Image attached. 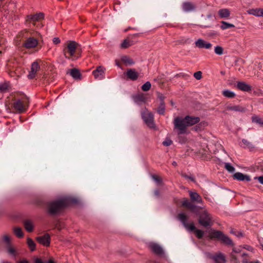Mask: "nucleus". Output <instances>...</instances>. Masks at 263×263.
Here are the masks:
<instances>
[{
    "instance_id": "1",
    "label": "nucleus",
    "mask_w": 263,
    "mask_h": 263,
    "mask_svg": "<svg viewBox=\"0 0 263 263\" xmlns=\"http://www.w3.org/2000/svg\"><path fill=\"white\" fill-rule=\"evenodd\" d=\"M79 50V44L71 41L67 43L66 47L63 49V52L66 59L74 61L81 56Z\"/></svg>"
},
{
    "instance_id": "2",
    "label": "nucleus",
    "mask_w": 263,
    "mask_h": 263,
    "mask_svg": "<svg viewBox=\"0 0 263 263\" xmlns=\"http://www.w3.org/2000/svg\"><path fill=\"white\" fill-rule=\"evenodd\" d=\"M76 202V200L69 197H64L57 201L51 202L48 204V211L51 214L59 212L62 208L72 203Z\"/></svg>"
},
{
    "instance_id": "3",
    "label": "nucleus",
    "mask_w": 263,
    "mask_h": 263,
    "mask_svg": "<svg viewBox=\"0 0 263 263\" xmlns=\"http://www.w3.org/2000/svg\"><path fill=\"white\" fill-rule=\"evenodd\" d=\"M175 128L178 130L179 135L183 134L186 133V128L188 127L185 118L177 117L174 120Z\"/></svg>"
},
{
    "instance_id": "4",
    "label": "nucleus",
    "mask_w": 263,
    "mask_h": 263,
    "mask_svg": "<svg viewBox=\"0 0 263 263\" xmlns=\"http://www.w3.org/2000/svg\"><path fill=\"white\" fill-rule=\"evenodd\" d=\"M211 238H217L226 245H233L232 240L227 235L219 231H212L210 233Z\"/></svg>"
},
{
    "instance_id": "5",
    "label": "nucleus",
    "mask_w": 263,
    "mask_h": 263,
    "mask_svg": "<svg viewBox=\"0 0 263 263\" xmlns=\"http://www.w3.org/2000/svg\"><path fill=\"white\" fill-rule=\"evenodd\" d=\"M199 223L204 227L212 224V217L206 210L203 211L199 216Z\"/></svg>"
},
{
    "instance_id": "6",
    "label": "nucleus",
    "mask_w": 263,
    "mask_h": 263,
    "mask_svg": "<svg viewBox=\"0 0 263 263\" xmlns=\"http://www.w3.org/2000/svg\"><path fill=\"white\" fill-rule=\"evenodd\" d=\"M179 220L182 222L184 227L189 231H195L196 229L193 222L188 223L187 222V216L183 213H180L178 216Z\"/></svg>"
},
{
    "instance_id": "7",
    "label": "nucleus",
    "mask_w": 263,
    "mask_h": 263,
    "mask_svg": "<svg viewBox=\"0 0 263 263\" xmlns=\"http://www.w3.org/2000/svg\"><path fill=\"white\" fill-rule=\"evenodd\" d=\"M142 117L145 123L150 128L155 127L154 116L152 112L145 111L142 113Z\"/></svg>"
},
{
    "instance_id": "8",
    "label": "nucleus",
    "mask_w": 263,
    "mask_h": 263,
    "mask_svg": "<svg viewBox=\"0 0 263 263\" xmlns=\"http://www.w3.org/2000/svg\"><path fill=\"white\" fill-rule=\"evenodd\" d=\"M105 68L104 67L99 66L92 71V74L96 79L101 80L105 78Z\"/></svg>"
},
{
    "instance_id": "9",
    "label": "nucleus",
    "mask_w": 263,
    "mask_h": 263,
    "mask_svg": "<svg viewBox=\"0 0 263 263\" xmlns=\"http://www.w3.org/2000/svg\"><path fill=\"white\" fill-rule=\"evenodd\" d=\"M40 69L39 63L36 62H33L31 64V70L28 74V78L29 79H32L35 78L36 72Z\"/></svg>"
},
{
    "instance_id": "10",
    "label": "nucleus",
    "mask_w": 263,
    "mask_h": 263,
    "mask_svg": "<svg viewBox=\"0 0 263 263\" xmlns=\"http://www.w3.org/2000/svg\"><path fill=\"white\" fill-rule=\"evenodd\" d=\"M26 102L25 100H17L13 104V107L15 110L19 112H22L26 110Z\"/></svg>"
},
{
    "instance_id": "11",
    "label": "nucleus",
    "mask_w": 263,
    "mask_h": 263,
    "mask_svg": "<svg viewBox=\"0 0 263 263\" xmlns=\"http://www.w3.org/2000/svg\"><path fill=\"white\" fill-rule=\"evenodd\" d=\"M149 247L154 253L158 255L161 256L164 254V251L162 248L159 245L156 243H149Z\"/></svg>"
},
{
    "instance_id": "12",
    "label": "nucleus",
    "mask_w": 263,
    "mask_h": 263,
    "mask_svg": "<svg viewBox=\"0 0 263 263\" xmlns=\"http://www.w3.org/2000/svg\"><path fill=\"white\" fill-rule=\"evenodd\" d=\"M210 257L213 260L215 263H226V262L224 255L221 252L215 255H211Z\"/></svg>"
},
{
    "instance_id": "13",
    "label": "nucleus",
    "mask_w": 263,
    "mask_h": 263,
    "mask_svg": "<svg viewBox=\"0 0 263 263\" xmlns=\"http://www.w3.org/2000/svg\"><path fill=\"white\" fill-rule=\"evenodd\" d=\"M195 45L198 48H205L206 49H210L212 46V44L201 39H199L195 42Z\"/></svg>"
},
{
    "instance_id": "14",
    "label": "nucleus",
    "mask_w": 263,
    "mask_h": 263,
    "mask_svg": "<svg viewBox=\"0 0 263 263\" xmlns=\"http://www.w3.org/2000/svg\"><path fill=\"white\" fill-rule=\"evenodd\" d=\"M38 242L44 246H49L50 243V238L49 234H46L43 236H40L36 238Z\"/></svg>"
},
{
    "instance_id": "15",
    "label": "nucleus",
    "mask_w": 263,
    "mask_h": 263,
    "mask_svg": "<svg viewBox=\"0 0 263 263\" xmlns=\"http://www.w3.org/2000/svg\"><path fill=\"white\" fill-rule=\"evenodd\" d=\"M38 44V41L33 37L28 38L24 43V46L27 48H32L36 47Z\"/></svg>"
},
{
    "instance_id": "16",
    "label": "nucleus",
    "mask_w": 263,
    "mask_h": 263,
    "mask_svg": "<svg viewBox=\"0 0 263 263\" xmlns=\"http://www.w3.org/2000/svg\"><path fill=\"white\" fill-rule=\"evenodd\" d=\"M126 76L130 80L135 81L138 79L139 73L135 69H129L127 70Z\"/></svg>"
},
{
    "instance_id": "17",
    "label": "nucleus",
    "mask_w": 263,
    "mask_h": 263,
    "mask_svg": "<svg viewBox=\"0 0 263 263\" xmlns=\"http://www.w3.org/2000/svg\"><path fill=\"white\" fill-rule=\"evenodd\" d=\"M185 118L188 126H192L200 121L199 118L197 117L186 116Z\"/></svg>"
},
{
    "instance_id": "18",
    "label": "nucleus",
    "mask_w": 263,
    "mask_h": 263,
    "mask_svg": "<svg viewBox=\"0 0 263 263\" xmlns=\"http://www.w3.org/2000/svg\"><path fill=\"white\" fill-rule=\"evenodd\" d=\"M234 178L239 181H249L251 180L250 177L248 175H244L243 174L237 172L234 174Z\"/></svg>"
},
{
    "instance_id": "19",
    "label": "nucleus",
    "mask_w": 263,
    "mask_h": 263,
    "mask_svg": "<svg viewBox=\"0 0 263 263\" xmlns=\"http://www.w3.org/2000/svg\"><path fill=\"white\" fill-rule=\"evenodd\" d=\"M237 87L239 90L243 91H249L251 90V86L243 82H238L237 83Z\"/></svg>"
},
{
    "instance_id": "20",
    "label": "nucleus",
    "mask_w": 263,
    "mask_h": 263,
    "mask_svg": "<svg viewBox=\"0 0 263 263\" xmlns=\"http://www.w3.org/2000/svg\"><path fill=\"white\" fill-rule=\"evenodd\" d=\"M189 194L191 199L193 202L197 203H201L202 201L201 197L196 192L189 191Z\"/></svg>"
},
{
    "instance_id": "21",
    "label": "nucleus",
    "mask_w": 263,
    "mask_h": 263,
    "mask_svg": "<svg viewBox=\"0 0 263 263\" xmlns=\"http://www.w3.org/2000/svg\"><path fill=\"white\" fill-rule=\"evenodd\" d=\"M219 17L221 18H228L230 16V11L227 8H223L219 10L218 12Z\"/></svg>"
},
{
    "instance_id": "22",
    "label": "nucleus",
    "mask_w": 263,
    "mask_h": 263,
    "mask_svg": "<svg viewBox=\"0 0 263 263\" xmlns=\"http://www.w3.org/2000/svg\"><path fill=\"white\" fill-rule=\"evenodd\" d=\"M242 247L239 246L238 247H235L233 249L232 252L231 253V258L232 260L234 261L235 263H239L237 260L236 256L234 253H239L241 252Z\"/></svg>"
},
{
    "instance_id": "23",
    "label": "nucleus",
    "mask_w": 263,
    "mask_h": 263,
    "mask_svg": "<svg viewBox=\"0 0 263 263\" xmlns=\"http://www.w3.org/2000/svg\"><path fill=\"white\" fill-rule=\"evenodd\" d=\"M194 5L190 2H185L182 4V9L185 12H190L195 10Z\"/></svg>"
},
{
    "instance_id": "24",
    "label": "nucleus",
    "mask_w": 263,
    "mask_h": 263,
    "mask_svg": "<svg viewBox=\"0 0 263 263\" xmlns=\"http://www.w3.org/2000/svg\"><path fill=\"white\" fill-rule=\"evenodd\" d=\"M28 17L29 20L33 22H35L43 19L44 18V14L39 13L33 15H29Z\"/></svg>"
},
{
    "instance_id": "25",
    "label": "nucleus",
    "mask_w": 263,
    "mask_h": 263,
    "mask_svg": "<svg viewBox=\"0 0 263 263\" xmlns=\"http://www.w3.org/2000/svg\"><path fill=\"white\" fill-rule=\"evenodd\" d=\"M24 227L27 231L30 232L33 230L34 225L33 222L30 220H26L24 222Z\"/></svg>"
},
{
    "instance_id": "26",
    "label": "nucleus",
    "mask_w": 263,
    "mask_h": 263,
    "mask_svg": "<svg viewBox=\"0 0 263 263\" xmlns=\"http://www.w3.org/2000/svg\"><path fill=\"white\" fill-rule=\"evenodd\" d=\"M10 87V84L9 82H4L0 83V92H5L8 90Z\"/></svg>"
},
{
    "instance_id": "27",
    "label": "nucleus",
    "mask_w": 263,
    "mask_h": 263,
    "mask_svg": "<svg viewBox=\"0 0 263 263\" xmlns=\"http://www.w3.org/2000/svg\"><path fill=\"white\" fill-rule=\"evenodd\" d=\"M134 100L137 104L144 103L146 101V97L143 95H139L134 97Z\"/></svg>"
},
{
    "instance_id": "28",
    "label": "nucleus",
    "mask_w": 263,
    "mask_h": 263,
    "mask_svg": "<svg viewBox=\"0 0 263 263\" xmlns=\"http://www.w3.org/2000/svg\"><path fill=\"white\" fill-rule=\"evenodd\" d=\"M70 74L75 79H78L80 78L81 74L79 71L77 69H72L70 70Z\"/></svg>"
},
{
    "instance_id": "29",
    "label": "nucleus",
    "mask_w": 263,
    "mask_h": 263,
    "mask_svg": "<svg viewBox=\"0 0 263 263\" xmlns=\"http://www.w3.org/2000/svg\"><path fill=\"white\" fill-rule=\"evenodd\" d=\"M247 13L259 17L260 8L250 9L247 11Z\"/></svg>"
},
{
    "instance_id": "30",
    "label": "nucleus",
    "mask_w": 263,
    "mask_h": 263,
    "mask_svg": "<svg viewBox=\"0 0 263 263\" xmlns=\"http://www.w3.org/2000/svg\"><path fill=\"white\" fill-rule=\"evenodd\" d=\"M222 95L224 97L229 98H233L235 96V93L233 91H230L228 89L224 90L222 91Z\"/></svg>"
},
{
    "instance_id": "31",
    "label": "nucleus",
    "mask_w": 263,
    "mask_h": 263,
    "mask_svg": "<svg viewBox=\"0 0 263 263\" xmlns=\"http://www.w3.org/2000/svg\"><path fill=\"white\" fill-rule=\"evenodd\" d=\"M235 26L232 24H230L224 21H222L220 28L222 30H226L228 28H233Z\"/></svg>"
},
{
    "instance_id": "32",
    "label": "nucleus",
    "mask_w": 263,
    "mask_h": 263,
    "mask_svg": "<svg viewBox=\"0 0 263 263\" xmlns=\"http://www.w3.org/2000/svg\"><path fill=\"white\" fill-rule=\"evenodd\" d=\"M122 61L127 65H132L134 62L132 59L126 56H123L121 58Z\"/></svg>"
},
{
    "instance_id": "33",
    "label": "nucleus",
    "mask_w": 263,
    "mask_h": 263,
    "mask_svg": "<svg viewBox=\"0 0 263 263\" xmlns=\"http://www.w3.org/2000/svg\"><path fill=\"white\" fill-rule=\"evenodd\" d=\"M13 232L16 236L19 238L22 237L24 236V233L22 231V230L20 227L14 228Z\"/></svg>"
},
{
    "instance_id": "34",
    "label": "nucleus",
    "mask_w": 263,
    "mask_h": 263,
    "mask_svg": "<svg viewBox=\"0 0 263 263\" xmlns=\"http://www.w3.org/2000/svg\"><path fill=\"white\" fill-rule=\"evenodd\" d=\"M27 245L31 251L35 250L36 245L34 242L30 238H27Z\"/></svg>"
},
{
    "instance_id": "35",
    "label": "nucleus",
    "mask_w": 263,
    "mask_h": 263,
    "mask_svg": "<svg viewBox=\"0 0 263 263\" xmlns=\"http://www.w3.org/2000/svg\"><path fill=\"white\" fill-rule=\"evenodd\" d=\"M2 241L5 242L7 246H9L10 245L11 242V237L7 234H4L3 235L2 237Z\"/></svg>"
},
{
    "instance_id": "36",
    "label": "nucleus",
    "mask_w": 263,
    "mask_h": 263,
    "mask_svg": "<svg viewBox=\"0 0 263 263\" xmlns=\"http://www.w3.org/2000/svg\"><path fill=\"white\" fill-rule=\"evenodd\" d=\"M242 143L243 147L252 149L254 148L253 145L246 139L242 140Z\"/></svg>"
},
{
    "instance_id": "37",
    "label": "nucleus",
    "mask_w": 263,
    "mask_h": 263,
    "mask_svg": "<svg viewBox=\"0 0 263 263\" xmlns=\"http://www.w3.org/2000/svg\"><path fill=\"white\" fill-rule=\"evenodd\" d=\"M215 53L217 55H222L223 53V49L221 46H217L215 47Z\"/></svg>"
},
{
    "instance_id": "38",
    "label": "nucleus",
    "mask_w": 263,
    "mask_h": 263,
    "mask_svg": "<svg viewBox=\"0 0 263 263\" xmlns=\"http://www.w3.org/2000/svg\"><path fill=\"white\" fill-rule=\"evenodd\" d=\"M158 112L159 114H163L165 112V105L163 101L160 102V106L158 109Z\"/></svg>"
},
{
    "instance_id": "39",
    "label": "nucleus",
    "mask_w": 263,
    "mask_h": 263,
    "mask_svg": "<svg viewBox=\"0 0 263 263\" xmlns=\"http://www.w3.org/2000/svg\"><path fill=\"white\" fill-rule=\"evenodd\" d=\"M252 120L253 122L257 123L261 125H263V120L259 117L255 116L252 117Z\"/></svg>"
},
{
    "instance_id": "40",
    "label": "nucleus",
    "mask_w": 263,
    "mask_h": 263,
    "mask_svg": "<svg viewBox=\"0 0 263 263\" xmlns=\"http://www.w3.org/2000/svg\"><path fill=\"white\" fill-rule=\"evenodd\" d=\"M225 168L230 173H234L235 171V168L229 163H224Z\"/></svg>"
},
{
    "instance_id": "41",
    "label": "nucleus",
    "mask_w": 263,
    "mask_h": 263,
    "mask_svg": "<svg viewBox=\"0 0 263 263\" xmlns=\"http://www.w3.org/2000/svg\"><path fill=\"white\" fill-rule=\"evenodd\" d=\"M7 249L8 252L10 254H11L14 256H16V251L14 248H13L12 247H11L10 246V245L9 246H7Z\"/></svg>"
},
{
    "instance_id": "42",
    "label": "nucleus",
    "mask_w": 263,
    "mask_h": 263,
    "mask_svg": "<svg viewBox=\"0 0 263 263\" xmlns=\"http://www.w3.org/2000/svg\"><path fill=\"white\" fill-rule=\"evenodd\" d=\"M151 87V84L149 82L147 81L142 86V89L144 91H146L149 90Z\"/></svg>"
},
{
    "instance_id": "43",
    "label": "nucleus",
    "mask_w": 263,
    "mask_h": 263,
    "mask_svg": "<svg viewBox=\"0 0 263 263\" xmlns=\"http://www.w3.org/2000/svg\"><path fill=\"white\" fill-rule=\"evenodd\" d=\"M195 234L197 237L199 239H201L204 235V232L202 230L196 229L195 231Z\"/></svg>"
},
{
    "instance_id": "44",
    "label": "nucleus",
    "mask_w": 263,
    "mask_h": 263,
    "mask_svg": "<svg viewBox=\"0 0 263 263\" xmlns=\"http://www.w3.org/2000/svg\"><path fill=\"white\" fill-rule=\"evenodd\" d=\"M130 46V42L127 40H125L121 44V47L123 48H126Z\"/></svg>"
},
{
    "instance_id": "45",
    "label": "nucleus",
    "mask_w": 263,
    "mask_h": 263,
    "mask_svg": "<svg viewBox=\"0 0 263 263\" xmlns=\"http://www.w3.org/2000/svg\"><path fill=\"white\" fill-rule=\"evenodd\" d=\"M194 77L198 80H199L202 78V72L200 71L196 72L194 73Z\"/></svg>"
},
{
    "instance_id": "46",
    "label": "nucleus",
    "mask_w": 263,
    "mask_h": 263,
    "mask_svg": "<svg viewBox=\"0 0 263 263\" xmlns=\"http://www.w3.org/2000/svg\"><path fill=\"white\" fill-rule=\"evenodd\" d=\"M190 203L191 202L187 199H184L182 202V205L187 208L189 206Z\"/></svg>"
},
{
    "instance_id": "47",
    "label": "nucleus",
    "mask_w": 263,
    "mask_h": 263,
    "mask_svg": "<svg viewBox=\"0 0 263 263\" xmlns=\"http://www.w3.org/2000/svg\"><path fill=\"white\" fill-rule=\"evenodd\" d=\"M152 178L157 183H160L161 182V179L157 176L153 175Z\"/></svg>"
},
{
    "instance_id": "48",
    "label": "nucleus",
    "mask_w": 263,
    "mask_h": 263,
    "mask_svg": "<svg viewBox=\"0 0 263 263\" xmlns=\"http://www.w3.org/2000/svg\"><path fill=\"white\" fill-rule=\"evenodd\" d=\"M189 209H190L192 211L194 212H196V206L191 202L190 203L189 206L187 207Z\"/></svg>"
},
{
    "instance_id": "49",
    "label": "nucleus",
    "mask_w": 263,
    "mask_h": 263,
    "mask_svg": "<svg viewBox=\"0 0 263 263\" xmlns=\"http://www.w3.org/2000/svg\"><path fill=\"white\" fill-rule=\"evenodd\" d=\"M172 143V141L170 139H166L163 142V144L165 146H169Z\"/></svg>"
},
{
    "instance_id": "50",
    "label": "nucleus",
    "mask_w": 263,
    "mask_h": 263,
    "mask_svg": "<svg viewBox=\"0 0 263 263\" xmlns=\"http://www.w3.org/2000/svg\"><path fill=\"white\" fill-rule=\"evenodd\" d=\"M254 179H257L259 181L260 183L261 184H263V176H259V177H255L254 178Z\"/></svg>"
},
{
    "instance_id": "51",
    "label": "nucleus",
    "mask_w": 263,
    "mask_h": 263,
    "mask_svg": "<svg viewBox=\"0 0 263 263\" xmlns=\"http://www.w3.org/2000/svg\"><path fill=\"white\" fill-rule=\"evenodd\" d=\"M243 263H260L259 261L256 260L255 261H249L247 259H243L242 260Z\"/></svg>"
},
{
    "instance_id": "52",
    "label": "nucleus",
    "mask_w": 263,
    "mask_h": 263,
    "mask_svg": "<svg viewBox=\"0 0 263 263\" xmlns=\"http://www.w3.org/2000/svg\"><path fill=\"white\" fill-rule=\"evenodd\" d=\"M60 42V39L59 37H55L53 39V43L55 44H58Z\"/></svg>"
},
{
    "instance_id": "53",
    "label": "nucleus",
    "mask_w": 263,
    "mask_h": 263,
    "mask_svg": "<svg viewBox=\"0 0 263 263\" xmlns=\"http://www.w3.org/2000/svg\"><path fill=\"white\" fill-rule=\"evenodd\" d=\"M242 248H244L245 249H247L249 251H252L253 250V248L251 247V246H245L242 247Z\"/></svg>"
},
{
    "instance_id": "54",
    "label": "nucleus",
    "mask_w": 263,
    "mask_h": 263,
    "mask_svg": "<svg viewBox=\"0 0 263 263\" xmlns=\"http://www.w3.org/2000/svg\"><path fill=\"white\" fill-rule=\"evenodd\" d=\"M34 263H44V262L40 258H35Z\"/></svg>"
},
{
    "instance_id": "55",
    "label": "nucleus",
    "mask_w": 263,
    "mask_h": 263,
    "mask_svg": "<svg viewBox=\"0 0 263 263\" xmlns=\"http://www.w3.org/2000/svg\"><path fill=\"white\" fill-rule=\"evenodd\" d=\"M158 98L161 100V102L163 101L164 97V96L162 94L159 93L158 95Z\"/></svg>"
},
{
    "instance_id": "56",
    "label": "nucleus",
    "mask_w": 263,
    "mask_h": 263,
    "mask_svg": "<svg viewBox=\"0 0 263 263\" xmlns=\"http://www.w3.org/2000/svg\"><path fill=\"white\" fill-rule=\"evenodd\" d=\"M17 263H29V262L26 259H22L18 261Z\"/></svg>"
},
{
    "instance_id": "57",
    "label": "nucleus",
    "mask_w": 263,
    "mask_h": 263,
    "mask_svg": "<svg viewBox=\"0 0 263 263\" xmlns=\"http://www.w3.org/2000/svg\"><path fill=\"white\" fill-rule=\"evenodd\" d=\"M47 263H55L52 258H50L47 262Z\"/></svg>"
},
{
    "instance_id": "58",
    "label": "nucleus",
    "mask_w": 263,
    "mask_h": 263,
    "mask_svg": "<svg viewBox=\"0 0 263 263\" xmlns=\"http://www.w3.org/2000/svg\"><path fill=\"white\" fill-rule=\"evenodd\" d=\"M263 17V9L260 8L259 17Z\"/></svg>"
},
{
    "instance_id": "59",
    "label": "nucleus",
    "mask_w": 263,
    "mask_h": 263,
    "mask_svg": "<svg viewBox=\"0 0 263 263\" xmlns=\"http://www.w3.org/2000/svg\"><path fill=\"white\" fill-rule=\"evenodd\" d=\"M154 194H155V195L156 196H159V191H158V190H156V191H155V192H154Z\"/></svg>"
},
{
    "instance_id": "60",
    "label": "nucleus",
    "mask_w": 263,
    "mask_h": 263,
    "mask_svg": "<svg viewBox=\"0 0 263 263\" xmlns=\"http://www.w3.org/2000/svg\"><path fill=\"white\" fill-rule=\"evenodd\" d=\"M213 17V15L212 14H209L208 15H207V18H211Z\"/></svg>"
},
{
    "instance_id": "61",
    "label": "nucleus",
    "mask_w": 263,
    "mask_h": 263,
    "mask_svg": "<svg viewBox=\"0 0 263 263\" xmlns=\"http://www.w3.org/2000/svg\"><path fill=\"white\" fill-rule=\"evenodd\" d=\"M237 237H239L242 236V234L241 233H238V234H235Z\"/></svg>"
},
{
    "instance_id": "62",
    "label": "nucleus",
    "mask_w": 263,
    "mask_h": 263,
    "mask_svg": "<svg viewBox=\"0 0 263 263\" xmlns=\"http://www.w3.org/2000/svg\"><path fill=\"white\" fill-rule=\"evenodd\" d=\"M172 164L174 166H176L177 165V163L175 162V161H174L173 163H172Z\"/></svg>"
},
{
    "instance_id": "63",
    "label": "nucleus",
    "mask_w": 263,
    "mask_h": 263,
    "mask_svg": "<svg viewBox=\"0 0 263 263\" xmlns=\"http://www.w3.org/2000/svg\"><path fill=\"white\" fill-rule=\"evenodd\" d=\"M246 255H247V254H246V253H242V254L241 256H242V257H244V256H246Z\"/></svg>"
},
{
    "instance_id": "64",
    "label": "nucleus",
    "mask_w": 263,
    "mask_h": 263,
    "mask_svg": "<svg viewBox=\"0 0 263 263\" xmlns=\"http://www.w3.org/2000/svg\"><path fill=\"white\" fill-rule=\"evenodd\" d=\"M2 263H10L8 261H3Z\"/></svg>"
}]
</instances>
